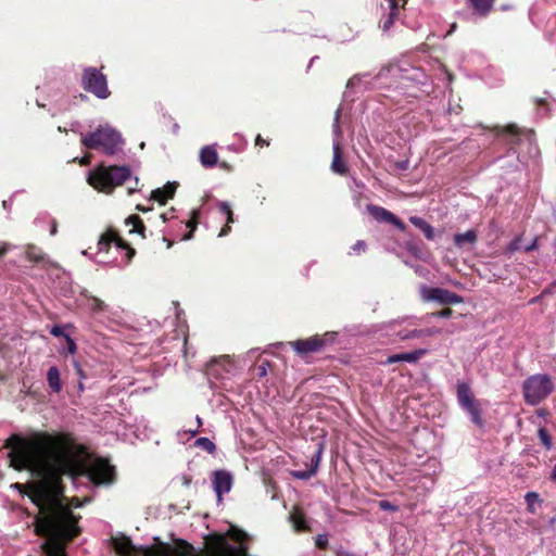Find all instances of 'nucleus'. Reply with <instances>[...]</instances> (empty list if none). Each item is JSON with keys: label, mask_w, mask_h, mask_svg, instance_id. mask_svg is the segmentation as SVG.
Listing matches in <instances>:
<instances>
[{"label": "nucleus", "mask_w": 556, "mask_h": 556, "mask_svg": "<svg viewBox=\"0 0 556 556\" xmlns=\"http://www.w3.org/2000/svg\"><path fill=\"white\" fill-rule=\"evenodd\" d=\"M4 447L10 448V467L17 471L29 470L41 479L29 485V497L40 508L36 534L55 535L65 541L77 538L81 532L78 527L80 517L65 506L63 477L76 480L83 471L70 462L58 432L34 431L27 437L12 434Z\"/></svg>", "instance_id": "obj_1"}, {"label": "nucleus", "mask_w": 556, "mask_h": 556, "mask_svg": "<svg viewBox=\"0 0 556 556\" xmlns=\"http://www.w3.org/2000/svg\"><path fill=\"white\" fill-rule=\"evenodd\" d=\"M60 443L65 448L66 455L74 467L87 477L94 485L111 484L115 481V467L106 458L96 457L90 462L87 446L77 443L72 432H58Z\"/></svg>", "instance_id": "obj_2"}, {"label": "nucleus", "mask_w": 556, "mask_h": 556, "mask_svg": "<svg viewBox=\"0 0 556 556\" xmlns=\"http://www.w3.org/2000/svg\"><path fill=\"white\" fill-rule=\"evenodd\" d=\"M150 546H136L129 536L118 534L111 538V545L116 556H193V546L185 540H175L174 545L154 538Z\"/></svg>", "instance_id": "obj_3"}, {"label": "nucleus", "mask_w": 556, "mask_h": 556, "mask_svg": "<svg viewBox=\"0 0 556 556\" xmlns=\"http://www.w3.org/2000/svg\"><path fill=\"white\" fill-rule=\"evenodd\" d=\"M130 177L131 170L128 166L99 165L89 173L87 180L96 190L110 194Z\"/></svg>", "instance_id": "obj_4"}, {"label": "nucleus", "mask_w": 556, "mask_h": 556, "mask_svg": "<svg viewBox=\"0 0 556 556\" xmlns=\"http://www.w3.org/2000/svg\"><path fill=\"white\" fill-rule=\"evenodd\" d=\"M80 143L89 150H101L106 155H113L122 143V137L115 129L100 126L94 131L81 135Z\"/></svg>", "instance_id": "obj_5"}, {"label": "nucleus", "mask_w": 556, "mask_h": 556, "mask_svg": "<svg viewBox=\"0 0 556 556\" xmlns=\"http://www.w3.org/2000/svg\"><path fill=\"white\" fill-rule=\"evenodd\" d=\"M555 390L551 376L536 374L528 377L522 383L523 400L528 405L536 406L546 400Z\"/></svg>", "instance_id": "obj_6"}, {"label": "nucleus", "mask_w": 556, "mask_h": 556, "mask_svg": "<svg viewBox=\"0 0 556 556\" xmlns=\"http://www.w3.org/2000/svg\"><path fill=\"white\" fill-rule=\"evenodd\" d=\"M81 87L99 99H108L111 91L108 87L106 76L96 67H86L81 74Z\"/></svg>", "instance_id": "obj_7"}, {"label": "nucleus", "mask_w": 556, "mask_h": 556, "mask_svg": "<svg viewBox=\"0 0 556 556\" xmlns=\"http://www.w3.org/2000/svg\"><path fill=\"white\" fill-rule=\"evenodd\" d=\"M203 556H249L244 545H231L223 535H214L207 542Z\"/></svg>", "instance_id": "obj_8"}, {"label": "nucleus", "mask_w": 556, "mask_h": 556, "mask_svg": "<svg viewBox=\"0 0 556 556\" xmlns=\"http://www.w3.org/2000/svg\"><path fill=\"white\" fill-rule=\"evenodd\" d=\"M115 243L118 249L125 250V263L129 264L136 255V250L125 241L114 229H108L101 235L98 241V250L100 252H109L111 244Z\"/></svg>", "instance_id": "obj_9"}, {"label": "nucleus", "mask_w": 556, "mask_h": 556, "mask_svg": "<svg viewBox=\"0 0 556 556\" xmlns=\"http://www.w3.org/2000/svg\"><path fill=\"white\" fill-rule=\"evenodd\" d=\"M420 296L425 302H437L442 305L459 304L464 302L463 296L443 288L421 286Z\"/></svg>", "instance_id": "obj_10"}, {"label": "nucleus", "mask_w": 556, "mask_h": 556, "mask_svg": "<svg viewBox=\"0 0 556 556\" xmlns=\"http://www.w3.org/2000/svg\"><path fill=\"white\" fill-rule=\"evenodd\" d=\"M328 333L323 336H313L306 339H299L289 342V345L299 354L304 357L311 353L320 352L328 343Z\"/></svg>", "instance_id": "obj_11"}, {"label": "nucleus", "mask_w": 556, "mask_h": 556, "mask_svg": "<svg viewBox=\"0 0 556 556\" xmlns=\"http://www.w3.org/2000/svg\"><path fill=\"white\" fill-rule=\"evenodd\" d=\"M493 131L497 138L505 139L511 146L519 144L521 137H531L533 135L531 130L520 128L516 124L495 126Z\"/></svg>", "instance_id": "obj_12"}, {"label": "nucleus", "mask_w": 556, "mask_h": 556, "mask_svg": "<svg viewBox=\"0 0 556 556\" xmlns=\"http://www.w3.org/2000/svg\"><path fill=\"white\" fill-rule=\"evenodd\" d=\"M367 212L377 222L391 224L394 227H396L400 231L404 232L407 228L406 225L396 215H394L392 212L388 211L382 206L376 204H368Z\"/></svg>", "instance_id": "obj_13"}, {"label": "nucleus", "mask_w": 556, "mask_h": 556, "mask_svg": "<svg viewBox=\"0 0 556 556\" xmlns=\"http://www.w3.org/2000/svg\"><path fill=\"white\" fill-rule=\"evenodd\" d=\"M213 479V488L220 501L224 493H228L232 486V476L226 470H215Z\"/></svg>", "instance_id": "obj_14"}, {"label": "nucleus", "mask_w": 556, "mask_h": 556, "mask_svg": "<svg viewBox=\"0 0 556 556\" xmlns=\"http://www.w3.org/2000/svg\"><path fill=\"white\" fill-rule=\"evenodd\" d=\"M49 541L42 545L45 556H67L65 552V544L71 541L56 538L55 535H48Z\"/></svg>", "instance_id": "obj_15"}, {"label": "nucleus", "mask_w": 556, "mask_h": 556, "mask_svg": "<svg viewBox=\"0 0 556 556\" xmlns=\"http://www.w3.org/2000/svg\"><path fill=\"white\" fill-rule=\"evenodd\" d=\"M330 167L333 173L341 176L346 175L349 172V166L343 159V152L340 141L333 142V157Z\"/></svg>", "instance_id": "obj_16"}, {"label": "nucleus", "mask_w": 556, "mask_h": 556, "mask_svg": "<svg viewBox=\"0 0 556 556\" xmlns=\"http://www.w3.org/2000/svg\"><path fill=\"white\" fill-rule=\"evenodd\" d=\"M176 188V182H167L163 188L153 190L151 197L160 204H165L169 199L174 198Z\"/></svg>", "instance_id": "obj_17"}, {"label": "nucleus", "mask_w": 556, "mask_h": 556, "mask_svg": "<svg viewBox=\"0 0 556 556\" xmlns=\"http://www.w3.org/2000/svg\"><path fill=\"white\" fill-rule=\"evenodd\" d=\"M199 157L202 166L205 168H212L218 162V154L213 146L203 147L200 150Z\"/></svg>", "instance_id": "obj_18"}, {"label": "nucleus", "mask_w": 556, "mask_h": 556, "mask_svg": "<svg viewBox=\"0 0 556 556\" xmlns=\"http://www.w3.org/2000/svg\"><path fill=\"white\" fill-rule=\"evenodd\" d=\"M462 408L470 415V419L475 425L479 427L484 425V420L481 416V406L476 399L464 405Z\"/></svg>", "instance_id": "obj_19"}, {"label": "nucleus", "mask_w": 556, "mask_h": 556, "mask_svg": "<svg viewBox=\"0 0 556 556\" xmlns=\"http://www.w3.org/2000/svg\"><path fill=\"white\" fill-rule=\"evenodd\" d=\"M472 10L480 16H488L493 9L495 0H468Z\"/></svg>", "instance_id": "obj_20"}, {"label": "nucleus", "mask_w": 556, "mask_h": 556, "mask_svg": "<svg viewBox=\"0 0 556 556\" xmlns=\"http://www.w3.org/2000/svg\"><path fill=\"white\" fill-rule=\"evenodd\" d=\"M409 222L418 229H420L428 240L434 239V228L422 217L410 216Z\"/></svg>", "instance_id": "obj_21"}, {"label": "nucleus", "mask_w": 556, "mask_h": 556, "mask_svg": "<svg viewBox=\"0 0 556 556\" xmlns=\"http://www.w3.org/2000/svg\"><path fill=\"white\" fill-rule=\"evenodd\" d=\"M60 376V370L55 366L50 367L47 372L48 386L54 393H59L62 390V382Z\"/></svg>", "instance_id": "obj_22"}, {"label": "nucleus", "mask_w": 556, "mask_h": 556, "mask_svg": "<svg viewBox=\"0 0 556 556\" xmlns=\"http://www.w3.org/2000/svg\"><path fill=\"white\" fill-rule=\"evenodd\" d=\"M478 236L476 230H467L464 233H456L454 236V243L457 248H463L465 244H475L477 242Z\"/></svg>", "instance_id": "obj_23"}, {"label": "nucleus", "mask_w": 556, "mask_h": 556, "mask_svg": "<svg viewBox=\"0 0 556 556\" xmlns=\"http://www.w3.org/2000/svg\"><path fill=\"white\" fill-rule=\"evenodd\" d=\"M439 332V330L432 329H413V330H401L397 336L401 340H410L416 338H422Z\"/></svg>", "instance_id": "obj_24"}, {"label": "nucleus", "mask_w": 556, "mask_h": 556, "mask_svg": "<svg viewBox=\"0 0 556 556\" xmlns=\"http://www.w3.org/2000/svg\"><path fill=\"white\" fill-rule=\"evenodd\" d=\"M126 225L131 226L130 233H138L142 238H146L144 231L146 226L139 215H130L125 220Z\"/></svg>", "instance_id": "obj_25"}, {"label": "nucleus", "mask_w": 556, "mask_h": 556, "mask_svg": "<svg viewBox=\"0 0 556 556\" xmlns=\"http://www.w3.org/2000/svg\"><path fill=\"white\" fill-rule=\"evenodd\" d=\"M290 520L292 522L293 528L299 532L308 531L309 528L305 520L304 514L300 509H295L290 515Z\"/></svg>", "instance_id": "obj_26"}, {"label": "nucleus", "mask_w": 556, "mask_h": 556, "mask_svg": "<svg viewBox=\"0 0 556 556\" xmlns=\"http://www.w3.org/2000/svg\"><path fill=\"white\" fill-rule=\"evenodd\" d=\"M457 400L462 407L475 400L470 387L467 383L462 382L457 384Z\"/></svg>", "instance_id": "obj_27"}, {"label": "nucleus", "mask_w": 556, "mask_h": 556, "mask_svg": "<svg viewBox=\"0 0 556 556\" xmlns=\"http://www.w3.org/2000/svg\"><path fill=\"white\" fill-rule=\"evenodd\" d=\"M200 218V211L192 210L190 213V218L186 223V227L189 228V231L182 236V240H190L193 237V232L198 227Z\"/></svg>", "instance_id": "obj_28"}, {"label": "nucleus", "mask_w": 556, "mask_h": 556, "mask_svg": "<svg viewBox=\"0 0 556 556\" xmlns=\"http://www.w3.org/2000/svg\"><path fill=\"white\" fill-rule=\"evenodd\" d=\"M273 367L271 362L267 359H263L261 363L254 365L252 367V375L255 379H263L267 376L268 369Z\"/></svg>", "instance_id": "obj_29"}, {"label": "nucleus", "mask_w": 556, "mask_h": 556, "mask_svg": "<svg viewBox=\"0 0 556 556\" xmlns=\"http://www.w3.org/2000/svg\"><path fill=\"white\" fill-rule=\"evenodd\" d=\"M26 258L33 263H40L43 261L42 251L34 244H28L25 251Z\"/></svg>", "instance_id": "obj_30"}, {"label": "nucleus", "mask_w": 556, "mask_h": 556, "mask_svg": "<svg viewBox=\"0 0 556 556\" xmlns=\"http://www.w3.org/2000/svg\"><path fill=\"white\" fill-rule=\"evenodd\" d=\"M525 500L527 503V509L530 514L536 513V504H541L542 500L540 498V495L536 492H528L525 495Z\"/></svg>", "instance_id": "obj_31"}, {"label": "nucleus", "mask_w": 556, "mask_h": 556, "mask_svg": "<svg viewBox=\"0 0 556 556\" xmlns=\"http://www.w3.org/2000/svg\"><path fill=\"white\" fill-rule=\"evenodd\" d=\"M427 353H428V350H426V349H419V350H415L413 352L402 353V359H403V362H407V363H416Z\"/></svg>", "instance_id": "obj_32"}, {"label": "nucleus", "mask_w": 556, "mask_h": 556, "mask_svg": "<svg viewBox=\"0 0 556 556\" xmlns=\"http://www.w3.org/2000/svg\"><path fill=\"white\" fill-rule=\"evenodd\" d=\"M194 445L203 448L210 454H214L216 452V445L208 438L205 437L198 438L194 442Z\"/></svg>", "instance_id": "obj_33"}, {"label": "nucleus", "mask_w": 556, "mask_h": 556, "mask_svg": "<svg viewBox=\"0 0 556 556\" xmlns=\"http://www.w3.org/2000/svg\"><path fill=\"white\" fill-rule=\"evenodd\" d=\"M88 306L93 313L103 312L106 307L105 303L97 296L88 298Z\"/></svg>", "instance_id": "obj_34"}, {"label": "nucleus", "mask_w": 556, "mask_h": 556, "mask_svg": "<svg viewBox=\"0 0 556 556\" xmlns=\"http://www.w3.org/2000/svg\"><path fill=\"white\" fill-rule=\"evenodd\" d=\"M538 435L542 444L547 448L551 450L553 446L552 437L548 433L546 428H540L538 431Z\"/></svg>", "instance_id": "obj_35"}, {"label": "nucleus", "mask_w": 556, "mask_h": 556, "mask_svg": "<svg viewBox=\"0 0 556 556\" xmlns=\"http://www.w3.org/2000/svg\"><path fill=\"white\" fill-rule=\"evenodd\" d=\"M218 208L226 216L227 224H232L235 222L230 204H228L227 202H220L218 204Z\"/></svg>", "instance_id": "obj_36"}, {"label": "nucleus", "mask_w": 556, "mask_h": 556, "mask_svg": "<svg viewBox=\"0 0 556 556\" xmlns=\"http://www.w3.org/2000/svg\"><path fill=\"white\" fill-rule=\"evenodd\" d=\"M397 16H399V13H396V10L393 9V12H389L387 18L382 22V25H381L382 30L383 31L389 30L393 26Z\"/></svg>", "instance_id": "obj_37"}, {"label": "nucleus", "mask_w": 556, "mask_h": 556, "mask_svg": "<svg viewBox=\"0 0 556 556\" xmlns=\"http://www.w3.org/2000/svg\"><path fill=\"white\" fill-rule=\"evenodd\" d=\"M321 454H323V446L318 445V448L316 450V452L311 457V467H309V469H315V473L317 472V469L319 467V463H320V459H321Z\"/></svg>", "instance_id": "obj_38"}, {"label": "nucleus", "mask_w": 556, "mask_h": 556, "mask_svg": "<svg viewBox=\"0 0 556 556\" xmlns=\"http://www.w3.org/2000/svg\"><path fill=\"white\" fill-rule=\"evenodd\" d=\"M315 475V469H306V470H294L292 471V476L300 480H307Z\"/></svg>", "instance_id": "obj_39"}, {"label": "nucleus", "mask_w": 556, "mask_h": 556, "mask_svg": "<svg viewBox=\"0 0 556 556\" xmlns=\"http://www.w3.org/2000/svg\"><path fill=\"white\" fill-rule=\"evenodd\" d=\"M315 545L317 548L319 549H327L328 548V545H329V541H328V535L327 534H318L316 538H315Z\"/></svg>", "instance_id": "obj_40"}, {"label": "nucleus", "mask_w": 556, "mask_h": 556, "mask_svg": "<svg viewBox=\"0 0 556 556\" xmlns=\"http://www.w3.org/2000/svg\"><path fill=\"white\" fill-rule=\"evenodd\" d=\"M452 315H453V309L450 307L428 314V316L437 317V318H450Z\"/></svg>", "instance_id": "obj_41"}, {"label": "nucleus", "mask_w": 556, "mask_h": 556, "mask_svg": "<svg viewBox=\"0 0 556 556\" xmlns=\"http://www.w3.org/2000/svg\"><path fill=\"white\" fill-rule=\"evenodd\" d=\"M520 241H521V238L520 237H517L515 238L506 248L505 250V253L506 254H513L514 252L516 251H519L520 250Z\"/></svg>", "instance_id": "obj_42"}, {"label": "nucleus", "mask_w": 556, "mask_h": 556, "mask_svg": "<svg viewBox=\"0 0 556 556\" xmlns=\"http://www.w3.org/2000/svg\"><path fill=\"white\" fill-rule=\"evenodd\" d=\"M340 117H341V110L337 109L336 114H334V121H333V131L338 137H340L342 134L341 126H340Z\"/></svg>", "instance_id": "obj_43"}, {"label": "nucleus", "mask_w": 556, "mask_h": 556, "mask_svg": "<svg viewBox=\"0 0 556 556\" xmlns=\"http://www.w3.org/2000/svg\"><path fill=\"white\" fill-rule=\"evenodd\" d=\"M378 505H379L380 509L386 510V511H397L399 510V507L389 501H384V500L380 501Z\"/></svg>", "instance_id": "obj_44"}, {"label": "nucleus", "mask_w": 556, "mask_h": 556, "mask_svg": "<svg viewBox=\"0 0 556 556\" xmlns=\"http://www.w3.org/2000/svg\"><path fill=\"white\" fill-rule=\"evenodd\" d=\"M367 249V244L365 241L363 240H358L353 247H352V250L354 253L356 254H361L363 252H365Z\"/></svg>", "instance_id": "obj_45"}, {"label": "nucleus", "mask_w": 556, "mask_h": 556, "mask_svg": "<svg viewBox=\"0 0 556 556\" xmlns=\"http://www.w3.org/2000/svg\"><path fill=\"white\" fill-rule=\"evenodd\" d=\"M84 505V502L79 498V497H72L68 500V502L65 504V506H68L70 509L72 510V508H78V507H81Z\"/></svg>", "instance_id": "obj_46"}, {"label": "nucleus", "mask_w": 556, "mask_h": 556, "mask_svg": "<svg viewBox=\"0 0 556 556\" xmlns=\"http://www.w3.org/2000/svg\"><path fill=\"white\" fill-rule=\"evenodd\" d=\"M408 165H409V161L408 160H403V161H397L394 163V167L399 170H407L408 169Z\"/></svg>", "instance_id": "obj_47"}, {"label": "nucleus", "mask_w": 556, "mask_h": 556, "mask_svg": "<svg viewBox=\"0 0 556 556\" xmlns=\"http://www.w3.org/2000/svg\"><path fill=\"white\" fill-rule=\"evenodd\" d=\"M255 146L263 148L269 146V140L264 139L261 135H257L255 138Z\"/></svg>", "instance_id": "obj_48"}, {"label": "nucleus", "mask_w": 556, "mask_h": 556, "mask_svg": "<svg viewBox=\"0 0 556 556\" xmlns=\"http://www.w3.org/2000/svg\"><path fill=\"white\" fill-rule=\"evenodd\" d=\"M399 362H403L402 353L393 354V355L389 356L386 361V364H394V363H399Z\"/></svg>", "instance_id": "obj_49"}, {"label": "nucleus", "mask_w": 556, "mask_h": 556, "mask_svg": "<svg viewBox=\"0 0 556 556\" xmlns=\"http://www.w3.org/2000/svg\"><path fill=\"white\" fill-rule=\"evenodd\" d=\"M13 248L12 244L3 242L0 245V258H2L11 249Z\"/></svg>", "instance_id": "obj_50"}, {"label": "nucleus", "mask_w": 556, "mask_h": 556, "mask_svg": "<svg viewBox=\"0 0 556 556\" xmlns=\"http://www.w3.org/2000/svg\"><path fill=\"white\" fill-rule=\"evenodd\" d=\"M50 333L54 337H62V336H66L64 334V331H63V328L61 326H53L50 330Z\"/></svg>", "instance_id": "obj_51"}, {"label": "nucleus", "mask_w": 556, "mask_h": 556, "mask_svg": "<svg viewBox=\"0 0 556 556\" xmlns=\"http://www.w3.org/2000/svg\"><path fill=\"white\" fill-rule=\"evenodd\" d=\"M79 165L87 166L91 163V154H86L80 160H78Z\"/></svg>", "instance_id": "obj_52"}, {"label": "nucleus", "mask_w": 556, "mask_h": 556, "mask_svg": "<svg viewBox=\"0 0 556 556\" xmlns=\"http://www.w3.org/2000/svg\"><path fill=\"white\" fill-rule=\"evenodd\" d=\"M66 342L68 344V350L71 353H74L76 351V344L74 340L70 336H65Z\"/></svg>", "instance_id": "obj_53"}, {"label": "nucleus", "mask_w": 556, "mask_h": 556, "mask_svg": "<svg viewBox=\"0 0 556 556\" xmlns=\"http://www.w3.org/2000/svg\"><path fill=\"white\" fill-rule=\"evenodd\" d=\"M389 2L390 12H393V9L396 10V13L400 12V5L397 0H387Z\"/></svg>", "instance_id": "obj_54"}, {"label": "nucleus", "mask_w": 556, "mask_h": 556, "mask_svg": "<svg viewBox=\"0 0 556 556\" xmlns=\"http://www.w3.org/2000/svg\"><path fill=\"white\" fill-rule=\"evenodd\" d=\"M231 231L230 224H225V226L219 231V237H225Z\"/></svg>", "instance_id": "obj_55"}, {"label": "nucleus", "mask_w": 556, "mask_h": 556, "mask_svg": "<svg viewBox=\"0 0 556 556\" xmlns=\"http://www.w3.org/2000/svg\"><path fill=\"white\" fill-rule=\"evenodd\" d=\"M535 249H536V239H534L532 243H530L529 245H527V247L525 248V251H526V252H530V251H533V250H535Z\"/></svg>", "instance_id": "obj_56"}, {"label": "nucleus", "mask_w": 556, "mask_h": 556, "mask_svg": "<svg viewBox=\"0 0 556 556\" xmlns=\"http://www.w3.org/2000/svg\"><path fill=\"white\" fill-rule=\"evenodd\" d=\"M336 556H353V554L344 549H338Z\"/></svg>", "instance_id": "obj_57"}, {"label": "nucleus", "mask_w": 556, "mask_h": 556, "mask_svg": "<svg viewBox=\"0 0 556 556\" xmlns=\"http://www.w3.org/2000/svg\"><path fill=\"white\" fill-rule=\"evenodd\" d=\"M138 184H139V180H138V178L136 177V178H135V186H134V187H129V188H128V193H132V192L136 190V188H137Z\"/></svg>", "instance_id": "obj_58"}, {"label": "nucleus", "mask_w": 556, "mask_h": 556, "mask_svg": "<svg viewBox=\"0 0 556 556\" xmlns=\"http://www.w3.org/2000/svg\"><path fill=\"white\" fill-rule=\"evenodd\" d=\"M50 233L52 236H54L56 233V223L55 222H53V224L51 226Z\"/></svg>", "instance_id": "obj_59"}, {"label": "nucleus", "mask_w": 556, "mask_h": 556, "mask_svg": "<svg viewBox=\"0 0 556 556\" xmlns=\"http://www.w3.org/2000/svg\"><path fill=\"white\" fill-rule=\"evenodd\" d=\"M551 479H552L553 481H556V463H555V466H554V468H553V471H552V475H551Z\"/></svg>", "instance_id": "obj_60"}, {"label": "nucleus", "mask_w": 556, "mask_h": 556, "mask_svg": "<svg viewBox=\"0 0 556 556\" xmlns=\"http://www.w3.org/2000/svg\"><path fill=\"white\" fill-rule=\"evenodd\" d=\"M138 211L146 212L147 210L142 205H137L136 207Z\"/></svg>", "instance_id": "obj_61"}, {"label": "nucleus", "mask_w": 556, "mask_h": 556, "mask_svg": "<svg viewBox=\"0 0 556 556\" xmlns=\"http://www.w3.org/2000/svg\"><path fill=\"white\" fill-rule=\"evenodd\" d=\"M165 240H166V242H167V248H170V247H172V244H173V242H172L170 240H167V239H165Z\"/></svg>", "instance_id": "obj_62"}, {"label": "nucleus", "mask_w": 556, "mask_h": 556, "mask_svg": "<svg viewBox=\"0 0 556 556\" xmlns=\"http://www.w3.org/2000/svg\"><path fill=\"white\" fill-rule=\"evenodd\" d=\"M15 486H16V489L21 490L23 488V484L16 483Z\"/></svg>", "instance_id": "obj_63"}, {"label": "nucleus", "mask_w": 556, "mask_h": 556, "mask_svg": "<svg viewBox=\"0 0 556 556\" xmlns=\"http://www.w3.org/2000/svg\"><path fill=\"white\" fill-rule=\"evenodd\" d=\"M161 217L163 218V220H166L165 214H161Z\"/></svg>", "instance_id": "obj_64"}]
</instances>
